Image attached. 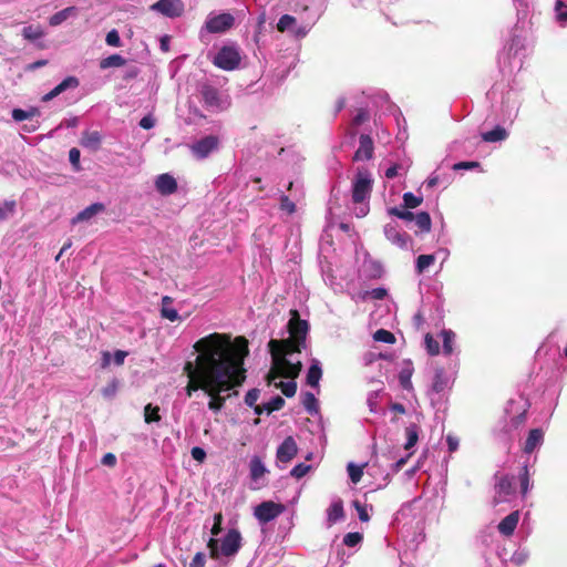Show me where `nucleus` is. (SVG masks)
<instances>
[{
	"instance_id": "8fccbe9b",
	"label": "nucleus",
	"mask_w": 567,
	"mask_h": 567,
	"mask_svg": "<svg viewBox=\"0 0 567 567\" xmlns=\"http://www.w3.org/2000/svg\"><path fill=\"white\" fill-rule=\"evenodd\" d=\"M361 540H362V535L360 533H348L343 537L344 545H347L349 547L357 546L358 544L361 543Z\"/></svg>"
},
{
	"instance_id": "5fc2aeb1",
	"label": "nucleus",
	"mask_w": 567,
	"mask_h": 567,
	"mask_svg": "<svg viewBox=\"0 0 567 567\" xmlns=\"http://www.w3.org/2000/svg\"><path fill=\"white\" fill-rule=\"evenodd\" d=\"M386 296V290L384 288H374L365 292L364 297H369L375 300H382Z\"/></svg>"
},
{
	"instance_id": "603ef678",
	"label": "nucleus",
	"mask_w": 567,
	"mask_h": 567,
	"mask_svg": "<svg viewBox=\"0 0 567 567\" xmlns=\"http://www.w3.org/2000/svg\"><path fill=\"white\" fill-rule=\"evenodd\" d=\"M105 42L111 45V47H120L121 45V38H120V34L118 32L113 29L111 30L110 32H107L106 34V38H105Z\"/></svg>"
},
{
	"instance_id": "7ed1b4c3",
	"label": "nucleus",
	"mask_w": 567,
	"mask_h": 567,
	"mask_svg": "<svg viewBox=\"0 0 567 567\" xmlns=\"http://www.w3.org/2000/svg\"><path fill=\"white\" fill-rule=\"evenodd\" d=\"M373 179L371 174L365 169H359L352 183V200L355 205L353 212L357 217L362 218L369 213V204L372 192Z\"/></svg>"
},
{
	"instance_id": "6e6d98bb",
	"label": "nucleus",
	"mask_w": 567,
	"mask_h": 567,
	"mask_svg": "<svg viewBox=\"0 0 567 567\" xmlns=\"http://www.w3.org/2000/svg\"><path fill=\"white\" fill-rule=\"evenodd\" d=\"M259 398V391L257 389L249 390L245 395V403L248 406H254Z\"/></svg>"
},
{
	"instance_id": "2eb2a0df",
	"label": "nucleus",
	"mask_w": 567,
	"mask_h": 567,
	"mask_svg": "<svg viewBox=\"0 0 567 567\" xmlns=\"http://www.w3.org/2000/svg\"><path fill=\"white\" fill-rule=\"evenodd\" d=\"M268 473V470L259 456H252L249 462V476L251 481L256 484L254 488H259L261 486L260 481Z\"/></svg>"
},
{
	"instance_id": "a18cd8bd",
	"label": "nucleus",
	"mask_w": 567,
	"mask_h": 567,
	"mask_svg": "<svg viewBox=\"0 0 567 567\" xmlns=\"http://www.w3.org/2000/svg\"><path fill=\"white\" fill-rule=\"evenodd\" d=\"M424 343L429 354L435 355L440 352L439 342L431 334L425 336Z\"/></svg>"
},
{
	"instance_id": "680f3d73",
	"label": "nucleus",
	"mask_w": 567,
	"mask_h": 567,
	"mask_svg": "<svg viewBox=\"0 0 567 567\" xmlns=\"http://www.w3.org/2000/svg\"><path fill=\"white\" fill-rule=\"evenodd\" d=\"M140 74V69L137 66H130L127 68L125 71H124V74H123V80H125L126 82L137 78V75Z\"/></svg>"
},
{
	"instance_id": "de8ad7c7",
	"label": "nucleus",
	"mask_w": 567,
	"mask_h": 567,
	"mask_svg": "<svg viewBox=\"0 0 567 567\" xmlns=\"http://www.w3.org/2000/svg\"><path fill=\"white\" fill-rule=\"evenodd\" d=\"M311 470V466L305 463L297 464L290 472L291 476L296 478L303 477L309 471Z\"/></svg>"
},
{
	"instance_id": "6e6552de",
	"label": "nucleus",
	"mask_w": 567,
	"mask_h": 567,
	"mask_svg": "<svg viewBox=\"0 0 567 567\" xmlns=\"http://www.w3.org/2000/svg\"><path fill=\"white\" fill-rule=\"evenodd\" d=\"M151 10L168 18H178L183 16L185 6L182 0H158L151 6Z\"/></svg>"
},
{
	"instance_id": "473e14b6",
	"label": "nucleus",
	"mask_w": 567,
	"mask_h": 567,
	"mask_svg": "<svg viewBox=\"0 0 567 567\" xmlns=\"http://www.w3.org/2000/svg\"><path fill=\"white\" fill-rule=\"evenodd\" d=\"M406 442L404 444L405 450L412 449L419 440L417 426L412 424L405 429Z\"/></svg>"
},
{
	"instance_id": "e433bc0d",
	"label": "nucleus",
	"mask_w": 567,
	"mask_h": 567,
	"mask_svg": "<svg viewBox=\"0 0 567 567\" xmlns=\"http://www.w3.org/2000/svg\"><path fill=\"white\" fill-rule=\"evenodd\" d=\"M38 114H39V112L34 107H31L29 111L21 110V109H14L12 111V118L17 122H22L27 118H32Z\"/></svg>"
},
{
	"instance_id": "9b49d317",
	"label": "nucleus",
	"mask_w": 567,
	"mask_h": 567,
	"mask_svg": "<svg viewBox=\"0 0 567 567\" xmlns=\"http://www.w3.org/2000/svg\"><path fill=\"white\" fill-rule=\"evenodd\" d=\"M155 189L162 196H169L177 190V181L176 178L168 173L159 174L154 179Z\"/></svg>"
},
{
	"instance_id": "2f4dec72",
	"label": "nucleus",
	"mask_w": 567,
	"mask_h": 567,
	"mask_svg": "<svg viewBox=\"0 0 567 567\" xmlns=\"http://www.w3.org/2000/svg\"><path fill=\"white\" fill-rule=\"evenodd\" d=\"M434 262H435L434 255H420L416 259V265H415L417 274L424 272Z\"/></svg>"
},
{
	"instance_id": "37998d69",
	"label": "nucleus",
	"mask_w": 567,
	"mask_h": 567,
	"mask_svg": "<svg viewBox=\"0 0 567 567\" xmlns=\"http://www.w3.org/2000/svg\"><path fill=\"white\" fill-rule=\"evenodd\" d=\"M14 209H16L14 200H6L4 203L0 204V220H3L6 218H8L10 215H12Z\"/></svg>"
},
{
	"instance_id": "39448f33",
	"label": "nucleus",
	"mask_w": 567,
	"mask_h": 567,
	"mask_svg": "<svg viewBox=\"0 0 567 567\" xmlns=\"http://www.w3.org/2000/svg\"><path fill=\"white\" fill-rule=\"evenodd\" d=\"M375 125L377 123L371 120L370 113L364 109H360L349 126L350 137L353 140L359 138V142H373L374 138L380 140L382 137L378 131L374 132L373 130Z\"/></svg>"
},
{
	"instance_id": "4468645a",
	"label": "nucleus",
	"mask_w": 567,
	"mask_h": 567,
	"mask_svg": "<svg viewBox=\"0 0 567 567\" xmlns=\"http://www.w3.org/2000/svg\"><path fill=\"white\" fill-rule=\"evenodd\" d=\"M513 481L514 478L508 476H504L498 481L495 486V504L509 501V496L514 493Z\"/></svg>"
},
{
	"instance_id": "f3484780",
	"label": "nucleus",
	"mask_w": 567,
	"mask_h": 567,
	"mask_svg": "<svg viewBox=\"0 0 567 567\" xmlns=\"http://www.w3.org/2000/svg\"><path fill=\"white\" fill-rule=\"evenodd\" d=\"M190 155L198 161L218 152V144H187Z\"/></svg>"
},
{
	"instance_id": "c85d7f7f",
	"label": "nucleus",
	"mask_w": 567,
	"mask_h": 567,
	"mask_svg": "<svg viewBox=\"0 0 567 567\" xmlns=\"http://www.w3.org/2000/svg\"><path fill=\"white\" fill-rule=\"evenodd\" d=\"M367 464L357 465L353 462H350L347 466V471L349 474V477L353 484H358L362 476H363V470Z\"/></svg>"
},
{
	"instance_id": "864d4df0",
	"label": "nucleus",
	"mask_w": 567,
	"mask_h": 567,
	"mask_svg": "<svg viewBox=\"0 0 567 567\" xmlns=\"http://www.w3.org/2000/svg\"><path fill=\"white\" fill-rule=\"evenodd\" d=\"M353 506L357 509L361 522H368L370 519L365 505H362L360 502L355 501L353 502Z\"/></svg>"
},
{
	"instance_id": "13d9d810",
	"label": "nucleus",
	"mask_w": 567,
	"mask_h": 567,
	"mask_svg": "<svg viewBox=\"0 0 567 567\" xmlns=\"http://www.w3.org/2000/svg\"><path fill=\"white\" fill-rule=\"evenodd\" d=\"M280 208L288 214H292L296 210V205L287 196L281 197Z\"/></svg>"
},
{
	"instance_id": "9d476101",
	"label": "nucleus",
	"mask_w": 567,
	"mask_h": 567,
	"mask_svg": "<svg viewBox=\"0 0 567 567\" xmlns=\"http://www.w3.org/2000/svg\"><path fill=\"white\" fill-rule=\"evenodd\" d=\"M199 94L204 105L208 110H220L221 100L218 90L210 84H203L199 90Z\"/></svg>"
},
{
	"instance_id": "ea45409f",
	"label": "nucleus",
	"mask_w": 567,
	"mask_h": 567,
	"mask_svg": "<svg viewBox=\"0 0 567 567\" xmlns=\"http://www.w3.org/2000/svg\"><path fill=\"white\" fill-rule=\"evenodd\" d=\"M373 154L372 144H361L354 154V161L370 159Z\"/></svg>"
},
{
	"instance_id": "f704fd0d",
	"label": "nucleus",
	"mask_w": 567,
	"mask_h": 567,
	"mask_svg": "<svg viewBox=\"0 0 567 567\" xmlns=\"http://www.w3.org/2000/svg\"><path fill=\"white\" fill-rule=\"evenodd\" d=\"M74 10L73 7H69V8H65L56 13H54L53 16L50 17L49 19V23L50 25L52 27H56L59 24H61L63 21H65L70 13Z\"/></svg>"
},
{
	"instance_id": "f8f14e48",
	"label": "nucleus",
	"mask_w": 567,
	"mask_h": 567,
	"mask_svg": "<svg viewBox=\"0 0 567 567\" xmlns=\"http://www.w3.org/2000/svg\"><path fill=\"white\" fill-rule=\"evenodd\" d=\"M274 364H272V368L268 374V382L269 383H274L276 388L280 389L281 392L288 396V398H291L296 394V391H297V383L293 381V380H290V381H287V382H284V381H280V382H276V380L280 377H285L287 378L286 375H282V374H279L278 371L275 369V361L272 360ZM290 379H295L296 377H289Z\"/></svg>"
},
{
	"instance_id": "338daca9",
	"label": "nucleus",
	"mask_w": 567,
	"mask_h": 567,
	"mask_svg": "<svg viewBox=\"0 0 567 567\" xmlns=\"http://www.w3.org/2000/svg\"><path fill=\"white\" fill-rule=\"evenodd\" d=\"M102 464L105 466H114L116 464V456L113 453H106L102 457Z\"/></svg>"
},
{
	"instance_id": "49530a36",
	"label": "nucleus",
	"mask_w": 567,
	"mask_h": 567,
	"mask_svg": "<svg viewBox=\"0 0 567 567\" xmlns=\"http://www.w3.org/2000/svg\"><path fill=\"white\" fill-rule=\"evenodd\" d=\"M447 385L443 371H437L433 381V390L436 392L443 391Z\"/></svg>"
},
{
	"instance_id": "1a4fd4ad",
	"label": "nucleus",
	"mask_w": 567,
	"mask_h": 567,
	"mask_svg": "<svg viewBox=\"0 0 567 567\" xmlns=\"http://www.w3.org/2000/svg\"><path fill=\"white\" fill-rule=\"evenodd\" d=\"M235 24V18L230 13H220L206 20L205 27L209 33H223L231 29Z\"/></svg>"
},
{
	"instance_id": "4c0bfd02",
	"label": "nucleus",
	"mask_w": 567,
	"mask_h": 567,
	"mask_svg": "<svg viewBox=\"0 0 567 567\" xmlns=\"http://www.w3.org/2000/svg\"><path fill=\"white\" fill-rule=\"evenodd\" d=\"M144 419L146 423L158 422L161 420L159 408L147 404L144 409Z\"/></svg>"
},
{
	"instance_id": "20e7f679",
	"label": "nucleus",
	"mask_w": 567,
	"mask_h": 567,
	"mask_svg": "<svg viewBox=\"0 0 567 567\" xmlns=\"http://www.w3.org/2000/svg\"><path fill=\"white\" fill-rule=\"evenodd\" d=\"M209 555L213 559L220 557H233L241 547V535L239 530L229 529L220 539L212 537L207 543Z\"/></svg>"
},
{
	"instance_id": "b1692460",
	"label": "nucleus",
	"mask_w": 567,
	"mask_h": 567,
	"mask_svg": "<svg viewBox=\"0 0 567 567\" xmlns=\"http://www.w3.org/2000/svg\"><path fill=\"white\" fill-rule=\"evenodd\" d=\"M172 302L173 300L169 297H163L161 315L163 318L169 320L171 322H174L179 319V315L178 311L172 306Z\"/></svg>"
},
{
	"instance_id": "09e8293b",
	"label": "nucleus",
	"mask_w": 567,
	"mask_h": 567,
	"mask_svg": "<svg viewBox=\"0 0 567 567\" xmlns=\"http://www.w3.org/2000/svg\"><path fill=\"white\" fill-rule=\"evenodd\" d=\"M117 389L118 381L114 379L105 388H103L102 394L106 399H112L116 394Z\"/></svg>"
},
{
	"instance_id": "3c124183",
	"label": "nucleus",
	"mask_w": 567,
	"mask_h": 567,
	"mask_svg": "<svg viewBox=\"0 0 567 567\" xmlns=\"http://www.w3.org/2000/svg\"><path fill=\"white\" fill-rule=\"evenodd\" d=\"M555 11L559 21H567V4L564 1H556Z\"/></svg>"
},
{
	"instance_id": "a211bd4d",
	"label": "nucleus",
	"mask_w": 567,
	"mask_h": 567,
	"mask_svg": "<svg viewBox=\"0 0 567 567\" xmlns=\"http://www.w3.org/2000/svg\"><path fill=\"white\" fill-rule=\"evenodd\" d=\"M344 511H343V502L340 498H336L331 502L330 506L327 508V525L331 527L337 522L343 519Z\"/></svg>"
},
{
	"instance_id": "a878e982",
	"label": "nucleus",
	"mask_w": 567,
	"mask_h": 567,
	"mask_svg": "<svg viewBox=\"0 0 567 567\" xmlns=\"http://www.w3.org/2000/svg\"><path fill=\"white\" fill-rule=\"evenodd\" d=\"M301 402H302L305 410L309 414L316 415L319 413L318 400L313 393H310V392L303 393Z\"/></svg>"
},
{
	"instance_id": "ddd939ff",
	"label": "nucleus",
	"mask_w": 567,
	"mask_h": 567,
	"mask_svg": "<svg viewBox=\"0 0 567 567\" xmlns=\"http://www.w3.org/2000/svg\"><path fill=\"white\" fill-rule=\"evenodd\" d=\"M298 453V446L292 436H288L277 449L276 457L280 463L290 462Z\"/></svg>"
},
{
	"instance_id": "aec40b11",
	"label": "nucleus",
	"mask_w": 567,
	"mask_h": 567,
	"mask_svg": "<svg viewBox=\"0 0 567 567\" xmlns=\"http://www.w3.org/2000/svg\"><path fill=\"white\" fill-rule=\"evenodd\" d=\"M104 210V205L101 203H94L83 210H81L73 219L72 224L76 225L82 221L90 220L92 217Z\"/></svg>"
},
{
	"instance_id": "cd10ccee",
	"label": "nucleus",
	"mask_w": 567,
	"mask_h": 567,
	"mask_svg": "<svg viewBox=\"0 0 567 567\" xmlns=\"http://www.w3.org/2000/svg\"><path fill=\"white\" fill-rule=\"evenodd\" d=\"M403 364L404 367L400 372V382L403 388L409 389L411 388V377L413 373V367L410 360L404 361Z\"/></svg>"
},
{
	"instance_id": "5701e85b",
	"label": "nucleus",
	"mask_w": 567,
	"mask_h": 567,
	"mask_svg": "<svg viewBox=\"0 0 567 567\" xmlns=\"http://www.w3.org/2000/svg\"><path fill=\"white\" fill-rule=\"evenodd\" d=\"M322 377V369L320 361L313 359L307 373V383L312 388H319V382Z\"/></svg>"
},
{
	"instance_id": "69168bd1",
	"label": "nucleus",
	"mask_w": 567,
	"mask_h": 567,
	"mask_svg": "<svg viewBox=\"0 0 567 567\" xmlns=\"http://www.w3.org/2000/svg\"><path fill=\"white\" fill-rule=\"evenodd\" d=\"M154 125H155V120L151 115H146L140 121V126L143 127L144 130H150Z\"/></svg>"
},
{
	"instance_id": "393cba45",
	"label": "nucleus",
	"mask_w": 567,
	"mask_h": 567,
	"mask_svg": "<svg viewBox=\"0 0 567 567\" xmlns=\"http://www.w3.org/2000/svg\"><path fill=\"white\" fill-rule=\"evenodd\" d=\"M482 137L483 142H501L508 137V133L503 126L497 125L493 130L483 133Z\"/></svg>"
},
{
	"instance_id": "c9c22d12",
	"label": "nucleus",
	"mask_w": 567,
	"mask_h": 567,
	"mask_svg": "<svg viewBox=\"0 0 567 567\" xmlns=\"http://www.w3.org/2000/svg\"><path fill=\"white\" fill-rule=\"evenodd\" d=\"M443 340V351L445 354H451L453 352V344L455 334L451 330H443L441 333Z\"/></svg>"
},
{
	"instance_id": "052dcab7",
	"label": "nucleus",
	"mask_w": 567,
	"mask_h": 567,
	"mask_svg": "<svg viewBox=\"0 0 567 567\" xmlns=\"http://www.w3.org/2000/svg\"><path fill=\"white\" fill-rule=\"evenodd\" d=\"M190 454H192V457H193L195 461L199 462V463L204 462V461H205V458H206V452H205V450H204V449H202V447H199V446H195V447H193V449H192V451H190Z\"/></svg>"
},
{
	"instance_id": "0eeeda50",
	"label": "nucleus",
	"mask_w": 567,
	"mask_h": 567,
	"mask_svg": "<svg viewBox=\"0 0 567 567\" xmlns=\"http://www.w3.org/2000/svg\"><path fill=\"white\" fill-rule=\"evenodd\" d=\"M284 511L285 506L282 504L267 501L255 507L254 515L260 523L265 524L277 518Z\"/></svg>"
},
{
	"instance_id": "79ce46f5",
	"label": "nucleus",
	"mask_w": 567,
	"mask_h": 567,
	"mask_svg": "<svg viewBox=\"0 0 567 567\" xmlns=\"http://www.w3.org/2000/svg\"><path fill=\"white\" fill-rule=\"evenodd\" d=\"M284 405L285 400L281 396L277 395L269 400L267 403H265V410L267 413H271L274 411L280 410Z\"/></svg>"
},
{
	"instance_id": "dca6fc26",
	"label": "nucleus",
	"mask_w": 567,
	"mask_h": 567,
	"mask_svg": "<svg viewBox=\"0 0 567 567\" xmlns=\"http://www.w3.org/2000/svg\"><path fill=\"white\" fill-rule=\"evenodd\" d=\"M384 235L389 241L400 248H408L409 236L405 233H401L396 225L388 224L384 226Z\"/></svg>"
},
{
	"instance_id": "774afa93",
	"label": "nucleus",
	"mask_w": 567,
	"mask_h": 567,
	"mask_svg": "<svg viewBox=\"0 0 567 567\" xmlns=\"http://www.w3.org/2000/svg\"><path fill=\"white\" fill-rule=\"evenodd\" d=\"M126 357H127V352L126 351L117 350V351L114 352L112 358H113L115 364L121 365V364L124 363V360H125Z\"/></svg>"
},
{
	"instance_id": "0e129e2a",
	"label": "nucleus",
	"mask_w": 567,
	"mask_h": 567,
	"mask_svg": "<svg viewBox=\"0 0 567 567\" xmlns=\"http://www.w3.org/2000/svg\"><path fill=\"white\" fill-rule=\"evenodd\" d=\"M477 166H478L477 162H460V163H456L453 165V169H455V171L470 169V168H474Z\"/></svg>"
},
{
	"instance_id": "bb28decb",
	"label": "nucleus",
	"mask_w": 567,
	"mask_h": 567,
	"mask_svg": "<svg viewBox=\"0 0 567 567\" xmlns=\"http://www.w3.org/2000/svg\"><path fill=\"white\" fill-rule=\"evenodd\" d=\"M43 34H44L43 29L39 24H37V25L31 24V25L24 27L22 30L23 38L29 41H35V40L42 38Z\"/></svg>"
},
{
	"instance_id": "72a5a7b5",
	"label": "nucleus",
	"mask_w": 567,
	"mask_h": 567,
	"mask_svg": "<svg viewBox=\"0 0 567 567\" xmlns=\"http://www.w3.org/2000/svg\"><path fill=\"white\" fill-rule=\"evenodd\" d=\"M297 20L293 16L290 14H284L280 17L279 21L277 22V30L279 32H286L288 30L292 31V28L295 27Z\"/></svg>"
},
{
	"instance_id": "c756f323",
	"label": "nucleus",
	"mask_w": 567,
	"mask_h": 567,
	"mask_svg": "<svg viewBox=\"0 0 567 567\" xmlns=\"http://www.w3.org/2000/svg\"><path fill=\"white\" fill-rule=\"evenodd\" d=\"M125 64V59L120 54H112L105 59H102L100 62V68L102 70L112 68V66H122Z\"/></svg>"
},
{
	"instance_id": "4d7b16f0",
	"label": "nucleus",
	"mask_w": 567,
	"mask_h": 567,
	"mask_svg": "<svg viewBox=\"0 0 567 567\" xmlns=\"http://www.w3.org/2000/svg\"><path fill=\"white\" fill-rule=\"evenodd\" d=\"M69 159L75 171H80V151L72 148L69 153Z\"/></svg>"
},
{
	"instance_id": "bf43d9fd",
	"label": "nucleus",
	"mask_w": 567,
	"mask_h": 567,
	"mask_svg": "<svg viewBox=\"0 0 567 567\" xmlns=\"http://www.w3.org/2000/svg\"><path fill=\"white\" fill-rule=\"evenodd\" d=\"M102 135L97 131L85 132L81 142H101Z\"/></svg>"
},
{
	"instance_id": "6ab92c4d",
	"label": "nucleus",
	"mask_w": 567,
	"mask_h": 567,
	"mask_svg": "<svg viewBox=\"0 0 567 567\" xmlns=\"http://www.w3.org/2000/svg\"><path fill=\"white\" fill-rule=\"evenodd\" d=\"M78 86H79V80L75 76H68L60 84H58L55 87H53L49 93H47L42 97V101L48 102V101L56 97L59 94H61L65 90L75 89Z\"/></svg>"
},
{
	"instance_id": "423d86ee",
	"label": "nucleus",
	"mask_w": 567,
	"mask_h": 567,
	"mask_svg": "<svg viewBox=\"0 0 567 567\" xmlns=\"http://www.w3.org/2000/svg\"><path fill=\"white\" fill-rule=\"evenodd\" d=\"M241 55L234 45H224L213 59V64L225 71H234L239 68Z\"/></svg>"
},
{
	"instance_id": "a19ab883",
	"label": "nucleus",
	"mask_w": 567,
	"mask_h": 567,
	"mask_svg": "<svg viewBox=\"0 0 567 567\" xmlns=\"http://www.w3.org/2000/svg\"><path fill=\"white\" fill-rule=\"evenodd\" d=\"M423 202V197L415 196L412 193H405L403 195L404 207L408 209L416 208Z\"/></svg>"
},
{
	"instance_id": "f257e3e1",
	"label": "nucleus",
	"mask_w": 567,
	"mask_h": 567,
	"mask_svg": "<svg viewBox=\"0 0 567 567\" xmlns=\"http://www.w3.org/2000/svg\"><path fill=\"white\" fill-rule=\"evenodd\" d=\"M193 349L194 360L185 362L183 371L188 382L186 396L203 391L208 398V409L219 412L229 398L230 391L240 386L246 379L244 360L248 355V342L244 337L213 332L199 338Z\"/></svg>"
},
{
	"instance_id": "4be33fe9",
	"label": "nucleus",
	"mask_w": 567,
	"mask_h": 567,
	"mask_svg": "<svg viewBox=\"0 0 567 567\" xmlns=\"http://www.w3.org/2000/svg\"><path fill=\"white\" fill-rule=\"evenodd\" d=\"M544 433L539 429H534L529 432L528 437L525 442V452L532 453L543 444Z\"/></svg>"
},
{
	"instance_id": "58836bf2",
	"label": "nucleus",
	"mask_w": 567,
	"mask_h": 567,
	"mask_svg": "<svg viewBox=\"0 0 567 567\" xmlns=\"http://www.w3.org/2000/svg\"><path fill=\"white\" fill-rule=\"evenodd\" d=\"M373 339L377 342H384V343H390V344L395 342L394 334L392 332L388 331V330H384V329L377 330L373 333Z\"/></svg>"
},
{
	"instance_id": "e2e57ef3",
	"label": "nucleus",
	"mask_w": 567,
	"mask_h": 567,
	"mask_svg": "<svg viewBox=\"0 0 567 567\" xmlns=\"http://www.w3.org/2000/svg\"><path fill=\"white\" fill-rule=\"evenodd\" d=\"M206 557L203 553H197L189 564V567H205Z\"/></svg>"
},
{
	"instance_id": "c03bdc74",
	"label": "nucleus",
	"mask_w": 567,
	"mask_h": 567,
	"mask_svg": "<svg viewBox=\"0 0 567 567\" xmlns=\"http://www.w3.org/2000/svg\"><path fill=\"white\" fill-rule=\"evenodd\" d=\"M389 214L390 215H393L400 219H403V220H413L415 215L410 212L408 208L406 209H400V208H396V207H393V208H390L389 209Z\"/></svg>"
},
{
	"instance_id": "f03ea898",
	"label": "nucleus",
	"mask_w": 567,
	"mask_h": 567,
	"mask_svg": "<svg viewBox=\"0 0 567 567\" xmlns=\"http://www.w3.org/2000/svg\"><path fill=\"white\" fill-rule=\"evenodd\" d=\"M288 323L290 338L288 340H270L269 347L275 361V369L279 374L297 377L301 369V362L292 359V355L300 352L309 329L308 322L300 320L298 312L292 311Z\"/></svg>"
},
{
	"instance_id": "7c9ffc66",
	"label": "nucleus",
	"mask_w": 567,
	"mask_h": 567,
	"mask_svg": "<svg viewBox=\"0 0 567 567\" xmlns=\"http://www.w3.org/2000/svg\"><path fill=\"white\" fill-rule=\"evenodd\" d=\"M414 220L421 231L429 233L431 230L432 223L427 213L421 212L416 214Z\"/></svg>"
},
{
	"instance_id": "412c9836",
	"label": "nucleus",
	"mask_w": 567,
	"mask_h": 567,
	"mask_svg": "<svg viewBox=\"0 0 567 567\" xmlns=\"http://www.w3.org/2000/svg\"><path fill=\"white\" fill-rule=\"evenodd\" d=\"M518 520H519L518 511L511 513L498 524L499 533L505 536L512 535L518 524Z\"/></svg>"
}]
</instances>
